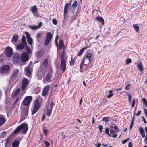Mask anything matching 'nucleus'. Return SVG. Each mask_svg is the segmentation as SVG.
<instances>
[{
    "label": "nucleus",
    "instance_id": "nucleus-1",
    "mask_svg": "<svg viewBox=\"0 0 147 147\" xmlns=\"http://www.w3.org/2000/svg\"><path fill=\"white\" fill-rule=\"evenodd\" d=\"M27 125L25 123H22L21 125L18 126L14 131L13 133L14 134H16L18 133L20 131L22 130V133L23 134H25L27 131L28 127Z\"/></svg>",
    "mask_w": 147,
    "mask_h": 147
},
{
    "label": "nucleus",
    "instance_id": "nucleus-2",
    "mask_svg": "<svg viewBox=\"0 0 147 147\" xmlns=\"http://www.w3.org/2000/svg\"><path fill=\"white\" fill-rule=\"evenodd\" d=\"M29 80L27 79L24 78L23 79L22 82V85L21 86V89L22 91H26V86L29 83Z\"/></svg>",
    "mask_w": 147,
    "mask_h": 147
},
{
    "label": "nucleus",
    "instance_id": "nucleus-3",
    "mask_svg": "<svg viewBox=\"0 0 147 147\" xmlns=\"http://www.w3.org/2000/svg\"><path fill=\"white\" fill-rule=\"evenodd\" d=\"M53 80V76L51 73H48L46 75L45 77L43 79V81L44 83L50 82Z\"/></svg>",
    "mask_w": 147,
    "mask_h": 147
},
{
    "label": "nucleus",
    "instance_id": "nucleus-4",
    "mask_svg": "<svg viewBox=\"0 0 147 147\" xmlns=\"http://www.w3.org/2000/svg\"><path fill=\"white\" fill-rule=\"evenodd\" d=\"M32 97L31 96L26 97L22 102L23 104L26 106H29V105L31 102Z\"/></svg>",
    "mask_w": 147,
    "mask_h": 147
},
{
    "label": "nucleus",
    "instance_id": "nucleus-5",
    "mask_svg": "<svg viewBox=\"0 0 147 147\" xmlns=\"http://www.w3.org/2000/svg\"><path fill=\"white\" fill-rule=\"evenodd\" d=\"M28 54L26 51H24L21 54L20 59L23 62H26L29 60Z\"/></svg>",
    "mask_w": 147,
    "mask_h": 147
},
{
    "label": "nucleus",
    "instance_id": "nucleus-6",
    "mask_svg": "<svg viewBox=\"0 0 147 147\" xmlns=\"http://www.w3.org/2000/svg\"><path fill=\"white\" fill-rule=\"evenodd\" d=\"M50 88V87L49 85H47L45 86L42 91V96L44 97H46L48 94Z\"/></svg>",
    "mask_w": 147,
    "mask_h": 147
},
{
    "label": "nucleus",
    "instance_id": "nucleus-7",
    "mask_svg": "<svg viewBox=\"0 0 147 147\" xmlns=\"http://www.w3.org/2000/svg\"><path fill=\"white\" fill-rule=\"evenodd\" d=\"M54 105V103L53 102H51L50 103V108L49 107H47V114L48 117H49L51 113L53 107Z\"/></svg>",
    "mask_w": 147,
    "mask_h": 147
},
{
    "label": "nucleus",
    "instance_id": "nucleus-8",
    "mask_svg": "<svg viewBox=\"0 0 147 147\" xmlns=\"http://www.w3.org/2000/svg\"><path fill=\"white\" fill-rule=\"evenodd\" d=\"M19 72L18 69H15L11 76V80L13 81L14 80L17 78L18 74Z\"/></svg>",
    "mask_w": 147,
    "mask_h": 147
},
{
    "label": "nucleus",
    "instance_id": "nucleus-9",
    "mask_svg": "<svg viewBox=\"0 0 147 147\" xmlns=\"http://www.w3.org/2000/svg\"><path fill=\"white\" fill-rule=\"evenodd\" d=\"M10 67L8 65H5L2 66L1 69L0 71L1 73L6 74L8 72Z\"/></svg>",
    "mask_w": 147,
    "mask_h": 147
},
{
    "label": "nucleus",
    "instance_id": "nucleus-10",
    "mask_svg": "<svg viewBox=\"0 0 147 147\" xmlns=\"http://www.w3.org/2000/svg\"><path fill=\"white\" fill-rule=\"evenodd\" d=\"M27 45V44L21 42V43L17 45L16 46V49L17 50L20 51L24 49Z\"/></svg>",
    "mask_w": 147,
    "mask_h": 147
},
{
    "label": "nucleus",
    "instance_id": "nucleus-11",
    "mask_svg": "<svg viewBox=\"0 0 147 147\" xmlns=\"http://www.w3.org/2000/svg\"><path fill=\"white\" fill-rule=\"evenodd\" d=\"M30 11L34 15L37 17L39 16L38 13V9L36 5L31 7L30 8Z\"/></svg>",
    "mask_w": 147,
    "mask_h": 147
},
{
    "label": "nucleus",
    "instance_id": "nucleus-12",
    "mask_svg": "<svg viewBox=\"0 0 147 147\" xmlns=\"http://www.w3.org/2000/svg\"><path fill=\"white\" fill-rule=\"evenodd\" d=\"M66 60H61L60 68L61 70H62L63 73L65 72L66 68Z\"/></svg>",
    "mask_w": 147,
    "mask_h": 147
},
{
    "label": "nucleus",
    "instance_id": "nucleus-13",
    "mask_svg": "<svg viewBox=\"0 0 147 147\" xmlns=\"http://www.w3.org/2000/svg\"><path fill=\"white\" fill-rule=\"evenodd\" d=\"M25 71L26 72V75L28 77H29L32 71V68L28 66L25 68Z\"/></svg>",
    "mask_w": 147,
    "mask_h": 147
},
{
    "label": "nucleus",
    "instance_id": "nucleus-14",
    "mask_svg": "<svg viewBox=\"0 0 147 147\" xmlns=\"http://www.w3.org/2000/svg\"><path fill=\"white\" fill-rule=\"evenodd\" d=\"M13 53V50L10 47H7L6 49V54L8 57H10Z\"/></svg>",
    "mask_w": 147,
    "mask_h": 147
},
{
    "label": "nucleus",
    "instance_id": "nucleus-15",
    "mask_svg": "<svg viewBox=\"0 0 147 147\" xmlns=\"http://www.w3.org/2000/svg\"><path fill=\"white\" fill-rule=\"evenodd\" d=\"M5 116L2 115H0V127L3 125L6 122Z\"/></svg>",
    "mask_w": 147,
    "mask_h": 147
},
{
    "label": "nucleus",
    "instance_id": "nucleus-16",
    "mask_svg": "<svg viewBox=\"0 0 147 147\" xmlns=\"http://www.w3.org/2000/svg\"><path fill=\"white\" fill-rule=\"evenodd\" d=\"M77 11L75 9H70L69 11V16H73L74 17H77L76 15Z\"/></svg>",
    "mask_w": 147,
    "mask_h": 147
},
{
    "label": "nucleus",
    "instance_id": "nucleus-17",
    "mask_svg": "<svg viewBox=\"0 0 147 147\" xmlns=\"http://www.w3.org/2000/svg\"><path fill=\"white\" fill-rule=\"evenodd\" d=\"M62 48L63 49V50H65L66 48V47L64 45L63 41L62 40H60L59 41L58 49L60 50Z\"/></svg>",
    "mask_w": 147,
    "mask_h": 147
},
{
    "label": "nucleus",
    "instance_id": "nucleus-18",
    "mask_svg": "<svg viewBox=\"0 0 147 147\" xmlns=\"http://www.w3.org/2000/svg\"><path fill=\"white\" fill-rule=\"evenodd\" d=\"M44 52L42 51H37L36 54V56L38 58H39L42 57L44 54Z\"/></svg>",
    "mask_w": 147,
    "mask_h": 147
},
{
    "label": "nucleus",
    "instance_id": "nucleus-19",
    "mask_svg": "<svg viewBox=\"0 0 147 147\" xmlns=\"http://www.w3.org/2000/svg\"><path fill=\"white\" fill-rule=\"evenodd\" d=\"M18 38V36L16 34L14 35L11 39L12 42L14 44L17 42V40Z\"/></svg>",
    "mask_w": 147,
    "mask_h": 147
},
{
    "label": "nucleus",
    "instance_id": "nucleus-20",
    "mask_svg": "<svg viewBox=\"0 0 147 147\" xmlns=\"http://www.w3.org/2000/svg\"><path fill=\"white\" fill-rule=\"evenodd\" d=\"M44 34V33L43 32H40L37 34L36 38L37 39V41L39 42V40L42 38Z\"/></svg>",
    "mask_w": 147,
    "mask_h": 147
},
{
    "label": "nucleus",
    "instance_id": "nucleus-21",
    "mask_svg": "<svg viewBox=\"0 0 147 147\" xmlns=\"http://www.w3.org/2000/svg\"><path fill=\"white\" fill-rule=\"evenodd\" d=\"M20 57L18 55H15L13 57V60L15 62H18L20 61Z\"/></svg>",
    "mask_w": 147,
    "mask_h": 147
},
{
    "label": "nucleus",
    "instance_id": "nucleus-22",
    "mask_svg": "<svg viewBox=\"0 0 147 147\" xmlns=\"http://www.w3.org/2000/svg\"><path fill=\"white\" fill-rule=\"evenodd\" d=\"M69 3H67L65 5L64 9V16L65 17L66 16V14L67 13V10L69 7Z\"/></svg>",
    "mask_w": 147,
    "mask_h": 147
},
{
    "label": "nucleus",
    "instance_id": "nucleus-23",
    "mask_svg": "<svg viewBox=\"0 0 147 147\" xmlns=\"http://www.w3.org/2000/svg\"><path fill=\"white\" fill-rule=\"evenodd\" d=\"M28 107L29 106L24 107L23 110V112L24 115L27 116L28 114Z\"/></svg>",
    "mask_w": 147,
    "mask_h": 147
},
{
    "label": "nucleus",
    "instance_id": "nucleus-24",
    "mask_svg": "<svg viewBox=\"0 0 147 147\" xmlns=\"http://www.w3.org/2000/svg\"><path fill=\"white\" fill-rule=\"evenodd\" d=\"M20 141L18 140H15L14 142H12V145L13 147H18L19 145Z\"/></svg>",
    "mask_w": 147,
    "mask_h": 147
},
{
    "label": "nucleus",
    "instance_id": "nucleus-25",
    "mask_svg": "<svg viewBox=\"0 0 147 147\" xmlns=\"http://www.w3.org/2000/svg\"><path fill=\"white\" fill-rule=\"evenodd\" d=\"M78 5V2L77 1L75 0L74 1V3L72 4L71 5V6L70 8L71 9H76V8Z\"/></svg>",
    "mask_w": 147,
    "mask_h": 147
},
{
    "label": "nucleus",
    "instance_id": "nucleus-26",
    "mask_svg": "<svg viewBox=\"0 0 147 147\" xmlns=\"http://www.w3.org/2000/svg\"><path fill=\"white\" fill-rule=\"evenodd\" d=\"M96 19L99 22L101 23L103 25L104 24V20L101 17H99L98 16L96 18Z\"/></svg>",
    "mask_w": 147,
    "mask_h": 147
},
{
    "label": "nucleus",
    "instance_id": "nucleus-27",
    "mask_svg": "<svg viewBox=\"0 0 147 147\" xmlns=\"http://www.w3.org/2000/svg\"><path fill=\"white\" fill-rule=\"evenodd\" d=\"M87 47L86 46L82 48L78 52L77 54L78 56H80L84 52V50L87 48Z\"/></svg>",
    "mask_w": 147,
    "mask_h": 147
},
{
    "label": "nucleus",
    "instance_id": "nucleus-28",
    "mask_svg": "<svg viewBox=\"0 0 147 147\" xmlns=\"http://www.w3.org/2000/svg\"><path fill=\"white\" fill-rule=\"evenodd\" d=\"M40 103L38 100H35L34 105V107L38 108L39 109Z\"/></svg>",
    "mask_w": 147,
    "mask_h": 147
},
{
    "label": "nucleus",
    "instance_id": "nucleus-29",
    "mask_svg": "<svg viewBox=\"0 0 147 147\" xmlns=\"http://www.w3.org/2000/svg\"><path fill=\"white\" fill-rule=\"evenodd\" d=\"M138 70L141 71H143V65L141 62H139L137 65Z\"/></svg>",
    "mask_w": 147,
    "mask_h": 147
},
{
    "label": "nucleus",
    "instance_id": "nucleus-30",
    "mask_svg": "<svg viewBox=\"0 0 147 147\" xmlns=\"http://www.w3.org/2000/svg\"><path fill=\"white\" fill-rule=\"evenodd\" d=\"M139 131L140 132L142 137H144L145 136V133L144 131L143 128L142 127H140L139 128Z\"/></svg>",
    "mask_w": 147,
    "mask_h": 147
},
{
    "label": "nucleus",
    "instance_id": "nucleus-31",
    "mask_svg": "<svg viewBox=\"0 0 147 147\" xmlns=\"http://www.w3.org/2000/svg\"><path fill=\"white\" fill-rule=\"evenodd\" d=\"M115 131H114L112 129H110V134H112L111 136L113 138H116L117 136V134H115Z\"/></svg>",
    "mask_w": 147,
    "mask_h": 147
},
{
    "label": "nucleus",
    "instance_id": "nucleus-32",
    "mask_svg": "<svg viewBox=\"0 0 147 147\" xmlns=\"http://www.w3.org/2000/svg\"><path fill=\"white\" fill-rule=\"evenodd\" d=\"M65 50H63L61 53V60H65L66 59L65 58Z\"/></svg>",
    "mask_w": 147,
    "mask_h": 147
},
{
    "label": "nucleus",
    "instance_id": "nucleus-33",
    "mask_svg": "<svg viewBox=\"0 0 147 147\" xmlns=\"http://www.w3.org/2000/svg\"><path fill=\"white\" fill-rule=\"evenodd\" d=\"M42 64L44 66V67H47L48 64V59L47 58H46L42 62Z\"/></svg>",
    "mask_w": 147,
    "mask_h": 147
},
{
    "label": "nucleus",
    "instance_id": "nucleus-34",
    "mask_svg": "<svg viewBox=\"0 0 147 147\" xmlns=\"http://www.w3.org/2000/svg\"><path fill=\"white\" fill-rule=\"evenodd\" d=\"M25 48H26V50L27 51V53L28 54L32 53V51L31 50L30 47L29 46L27 45Z\"/></svg>",
    "mask_w": 147,
    "mask_h": 147
},
{
    "label": "nucleus",
    "instance_id": "nucleus-35",
    "mask_svg": "<svg viewBox=\"0 0 147 147\" xmlns=\"http://www.w3.org/2000/svg\"><path fill=\"white\" fill-rule=\"evenodd\" d=\"M111 127L115 129V133L119 131V129L118 127L117 126H116L115 124H112L111 125Z\"/></svg>",
    "mask_w": 147,
    "mask_h": 147
},
{
    "label": "nucleus",
    "instance_id": "nucleus-36",
    "mask_svg": "<svg viewBox=\"0 0 147 147\" xmlns=\"http://www.w3.org/2000/svg\"><path fill=\"white\" fill-rule=\"evenodd\" d=\"M28 27L32 30H36L38 29V27L36 25H29L28 26Z\"/></svg>",
    "mask_w": 147,
    "mask_h": 147
},
{
    "label": "nucleus",
    "instance_id": "nucleus-37",
    "mask_svg": "<svg viewBox=\"0 0 147 147\" xmlns=\"http://www.w3.org/2000/svg\"><path fill=\"white\" fill-rule=\"evenodd\" d=\"M46 38H47L51 39V38H52V34L50 32H47Z\"/></svg>",
    "mask_w": 147,
    "mask_h": 147
},
{
    "label": "nucleus",
    "instance_id": "nucleus-38",
    "mask_svg": "<svg viewBox=\"0 0 147 147\" xmlns=\"http://www.w3.org/2000/svg\"><path fill=\"white\" fill-rule=\"evenodd\" d=\"M133 27L136 32H139V27L137 24H136L133 25Z\"/></svg>",
    "mask_w": 147,
    "mask_h": 147
},
{
    "label": "nucleus",
    "instance_id": "nucleus-39",
    "mask_svg": "<svg viewBox=\"0 0 147 147\" xmlns=\"http://www.w3.org/2000/svg\"><path fill=\"white\" fill-rule=\"evenodd\" d=\"M51 40V39L48 38H46L45 40L44 45H48Z\"/></svg>",
    "mask_w": 147,
    "mask_h": 147
},
{
    "label": "nucleus",
    "instance_id": "nucleus-40",
    "mask_svg": "<svg viewBox=\"0 0 147 147\" xmlns=\"http://www.w3.org/2000/svg\"><path fill=\"white\" fill-rule=\"evenodd\" d=\"M142 101L143 102V104L145 106L147 107V101L146 99L144 98H142Z\"/></svg>",
    "mask_w": 147,
    "mask_h": 147
},
{
    "label": "nucleus",
    "instance_id": "nucleus-41",
    "mask_svg": "<svg viewBox=\"0 0 147 147\" xmlns=\"http://www.w3.org/2000/svg\"><path fill=\"white\" fill-rule=\"evenodd\" d=\"M92 55V54L91 53H87L86 55V58L88 59L89 63L90 62V59Z\"/></svg>",
    "mask_w": 147,
    "mask_h": 147
},
{
    "label": "nucleus",
    "instance_id": "nucleus-42",
    "mask_svg": "<svg viewBox=\"0 0 147 147\" xmlns=\"http://www.w3.org/2000/svg\"><path fill=\"white\" fill-rule=\"evenodd\" d=\"M75 60L72 58L71 59V60L69 61L70 65V66H71L72 65L73 66H74V63H75Z\"/></svg>",
    "mask_w": 147,
    "mask_h": 147
},
{
    "label": "nucleus",
    "instance_id": "nucleus-43",
    "mask_svg": "<svg viewBox=\"0 0 147 147\" xmlns=\"http://www.w3.org/2000/svg\"><path fill=\"white\" fill-rule=\"evenodd\" d=\"M22 42L27 44L26 40V37L24 35H23L22 38Z\"/></svg>",
    "mask_w": 147,
    "mask_h": 147
},
{
    "label": "nucleus",
    "instance_id": "nucleus-44",
    "mask_svg": "<svg viewBox=\"0 0 147 147\" xmlns=\"http://www.w3.org/2000/svg\"><path fill=\"white\" fill-rule=\"evenodd\" d=\"M39 109L35 107H34V109L32 111V115H33Z\"/></svg>",
    "mask_w": 147,
    "mask_h": 147
},
{
    "label": "nucleus",
    "instance_id": "nucleus-45",
    "mask_svg": "<svg viewBox=\"0 0 147 147\" xmlns=\"http://www.w3.org/2000/svg\"><path fill=\"white\" fill-rule=\"evenodd\" d=\"M109 94L107 96V98H110L112 97L114 94H113L112 93V91L110 90L109 91Z\"/></svg>",
    "mask_w": 147,
    "mask_h": 147
},
{
    "label": "nucleus",
    "instance_id": "nucleus-46",
    "mask_svg": "<svg viewBox=\"0 0 147 147\" xmlns=\"http://www.w3.org/2000/svg\"><path fill=\"white\" fill-rule=\"evenodd\" d=\"M135 116V115L134 114V115L133 117L132 120L131 122V123L130 125V129H131L133 125V124L134 123V117Z\"/></svg>",
    "mask_w": 147,
    "mask_h": 147
},
{
    "label": "nucleus",
    "instance_id": "nucleus-47",
    "mask_svg": "<svg viewBox=\"0 0 147 147\" xmlns=\"http://www.w3.org/2000/svg\"><path fill=\"white\" fill-rule=\"evenodd\" d=\"M131 59L130 58H128L126 60V64H129L131 62Z\"/></svg>",
    "mask_w": 147,
    "mask_h": 147
},
{
    "label": "nucleus",
    "instance_id": "nucleus-48",
    "mask_svg": "<svg viewBox=\"0 0 147 147\" xmlns=\"http://www.w3.org/2000/svg\"><path fill=\"white\" fill-rule=\"evenodd\" d=\"M127 95L128 96V100L129 102L130 103L131 102V98H132V96L131 94H127Z\"/></svg>",
    "mask_w": 147,
    "mask_h": 147
},
{
    "label": "nucleus",
    "instance_id": "nucleus-49",
    "mask_svg": "<svg viewBox=\"0 0 147 147\" xmlns=\"http://www.w3.org/2000/svg\"><path fill=\"white\" fill-rule=\"evenodd\" d=\"M27 41L28 44L30 45H31L33 42L32 39L31 38H30L27 39Z\"/></svg>",
    "mask_w": 147,
    "mask_h": 147
},
{
    "label": "nucleus",
    "instance_id": "nucleus-50",
    "mask_svg": "<svg viewBox=\"0 0 147 147\" xmlns=\"http://www.w3.org/2000/svg\"><path fill=\"white\" fill-rule=\"evenodd\" d=\"M20 88H18L16 89L14 93V95L17 96L18 95L20 92Z\"/></svg>",
    "mask_w": 147,
    "mask_h": 147
},
{
    "label": "nucleus",
    "instance_id": "nucleus-51",
    "mask_svg": "<svg viewBox=\"0 0 147 147\" xmlns=\"http://www.w3.org/2000/svg\"><path fill=\"white\" fill-rule=\"evenodd\" d=\"M25 34L26 36L27 39L31 38L30 34L28 32H25Z\"/></svg>",
    "mask_w": 147,
    "mask_h": 147
},
{
    "label": "nucleus",
    "instance_id": "nucleus-52",
    "mask_svg": "<svg viewBox=\"0 0 147 147\" xmlns=\"http://www.w3.org/2000/svg\"><path fill=\"white\" fill-rule=\"evenodd\" d=\"M44 142L46 147H49L50 146V143L47 141L45 140L44 141Z\"/></svg>",
    "mask_w": 147,
    "mask_h": 147
},
{
    "label": "nucleus",
    "instance_id": "nucleus-53",
    "mask_svg": "<svg viewBox=\"0 0 147 147\" xmlns=\"http://www.w3.org/2000/svg\"><path fill=\"white\" fill-rule=\"evenodd\" d=\"M70 24L73 22V21L76 18V17H74L73 16H70Z\"/></svg>",
    "mask_w": 147,
    "mask_h": 147
},
{
    "label": "nucleus",
    "instance_id": "nucleus-54",
    "mask_svg": "<svg viewBox=\"0 0 147 147\" xmlns=\"http://www.w3.org/2000/svg\"><path fill=\"white\" fill-rule=\"evenodd\" d=\"M105 132L109 136L111 135L109 133V129L108 127H106L105 129Z\"/></svg>",
    "mask_w": 147,
    "mask_h": 147
},
{
    "label": "nucleus",
    "instance_id": "nucleus-55",
    "mask_svg": "<svg viewBox=\"0 0 147 147\" xmlns=\"http://www.w3.org/2000/svg\"><path fill=\"white\" fill-rule=\"evenodd\" d=\"M52 22L55 25H56L57 24V21L55 19H53Z\"/></svg>",
    "mask_w": 147,
    "mask_h": 147
},
{
    "label": "nucleus",
    "instance_id": "nucleus-56",
    "mask_svg": "<svg viewBox=\"0 0 147 147\" xmlns=\"http://www.w3.org/2000/svg\"><path fill=\"white\" fill-rule=\"evenodd\" d=\"M98 128L99 129L100 132L101 133L103 129L102 126L101 125H99L98 126Z\"/></svg>",
    "mask_w": 147,
    "mask_h": 147
},
{
    "label": "nucleus",
    "instance_id": "nucleus-57",
    "mask_svg": "<svg viewBox=\"0 0 147 147\" xmlns=\"http://www.w3.org/2000/svg\"><path fill=\"white\" fill-rule=\"evenodd\" d=\"M102 120L104 121L105 123H107L108 121H109L107 117H103L102 119Z\"/></svg>",
    "mask_w": 147,
    "mask_h": 147
},
{
    "label": "nucleus",
    "instance_id": "nucleus-58",
    "mask_svg": "<svg viewBox=\"0 0 147 147\" xmlns=\"http://www.w3.org/2000/svg\"><path fill=\"white\" fill-rule=\"evenodd\" d=\"M129 139V138H128L127 139L124 140H123L122 142V143L123 144H124L126 143V142Z\"/></svg>",
    "mask_w": 147,
    "mask_h": 147
},
{
    "label": "nucleus",
    "instance_id": "nucleus-59",
    "mask_svg": "<svg viewBox=\"0 0 147 147\" xmlns=\"http://www.w3.org/2000/svg\"><path fill=\"white\" fill-rule=\"evenodd\" d=\"M130 84H128L125 87V89L127 90H129L130 88Z\"/></svg>",
    "mask_w": 147,
    "mask_h": 147
},
{
    "label": "nucleus",
    "instance_id": "nucleus-60",
    "mask_svg": "<svg viewBox=\"0 0 147 147\" xmlns=\"http://www.w3.org/2000/svg\"><path fill=\"white\" fill-rule=\"evenodd\" d=\"M135 99H133L132 102L131 104V107H133L135 105Z\"/></svg>",
    "mask_w": 147,
    "mask_h": 147
},
{
    "label": "nucleus",
    "instance_id": "nucleus-61",
    "mask_svg": "<svg viewBox=\"0 0 147 147\" xmlns=\"http://www.w3.org/2000/svg\"><path fill=\"white\" fill-rule=\"evenodd\" d=\"M42 23L41 22H40L38 24V28H40L42 26Z\"/></svg>",
    "mask_w": 147,
    "mask_h": 147
},
{
    "label": "nucleus",
    "instance_id": "nucleus-62",
    "mask_svg": "<svg viewBox=\"0 0 147 147\" xmlns=\"http://www.w3.org/2000/svg\"><path fill=\"white\" fill-rule=\"evenodd\" d=\"M43 132L45 135H46V134L48 132V130L47 129H43Z\"/></svg>",
    "mask_w": 147,
    "mask_h": 147
},
{
    "label": "nucleus",
    "instance_id": "nucleus-63",
    "mask_svg": "<svg viewBox=\"0 0 147 147\" xmlns=\"http://www.w3.org/2000/svg\"><path fill=\"white\" fill-rule=\"evenodd\" d=\"M101 143H98L95 145V146L96 147H100L101 146Z\"/></svg>",
    "mask_w": 147,
    "mask_h": 147
},
{
    "label": "nucleus",
    "instance_id": "nucleus-64",
    "mask_svg": "<svg viewBox=\"0 0 147 147\" xmlns=\"http://www.w3.org/2000/svg\"><path fill=\"white\" fill-rule=\"evenodd\" d=\"M144 112L145 114L146 115V116L147 117V109H144Z\"/></svg>",
    "mask_w": 147,
    "mask_h": 147
}]
</instances>
